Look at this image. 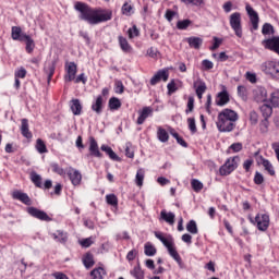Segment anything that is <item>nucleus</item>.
Instances as JSON below:
<instances>
[{
    "mask_svg": "<svg viewBox=\"0 0 279 279\" xmlns=\"http://www.w3.org/2000/svg\"><path fill=\"white\" fill-rule=\"evenodd\" d=\"M74 10L80 12L78 19L86 21L89 25H99V23H106L112 20V11L93 9L84 2H76Z\"/></svg>",
    "mask_w": 279,
    "mask_h": 279,
    "instance_id": "nucleus-1",
    "label": "nucleus"
},
{
    "mask_svg": "<svg viewBox=\"0 0 279 279\" xmlns=\"http://www.w3.org/2000/svg\"><path fill=\"white\" fill-rule=\"evenodd\" d=\"M155 236L160 242H162V245H165V247H167L168 254H170L171 258H173V260H175L178 265H182V257H180V254L175 250V246H173V236L168 235L167 238H165V235H162V233L158 231L155 232Z\"/></svg>",
    "mask_w": 279,
    "mask_h": 279,
    "instance_id": "nucleus-2",
    "label": "nucleus"
},
{
    "mask_svg": "<svg viewBox=\"0 0 279 279\" xmlns=\"http://www.w3.org/2000/svg\"><path fill=\"white\" fill-rule=\"evenodd\" d=\"M229 25L238 38H243V26L241 25L240 12H234L229 16Z\"/></svg>",
    "mask_w": 279,
    "mask_h": 279,
    "instance_id": "nucleus-3",
    "label": "nucleus"
},
{
    "mask_svg": "<svg viewBox=\"0 0 279 279\" xmlns=\"http://www.w3.org/2000/svg\"><path fill=\"white\" fill-rule=\"evenodd\" d=\"M250 221L256 226L260 232H266V230L269 228V215L267 214H257L255 219L250 218Z\"/></svg>",
    "mask_w": 279,
    "mask_h": 279,
    "instance_id": "nucleus-4",
    "label": "nucleus"
},
{
    "mask_svg": "<svg viewBox=\"0 0 279 279\" xmlns=\"http://www.w3.org/2000/svg\"><path fill=\"white\" fill-rule=\"evenodd\" d=\"M260 70L266 75H272L279 77V61H266L260 64Z\"/></svg>",
    "mask_w": 279,
    "mask_h": 279,
    "instance_id": "nucleus-5",
    "label": "nucleus"
},
{
    "mask_svg": "<svg viewBox=\"0 0 279 279\" xmlns=\"http://www.w3.org/2000/svg\"><path fill=\"white\" fill-rule=\"evenodd\" d=\"M254 158H256L257 165H262L269 175H276V170H274V165H271V161L265 159L259 151L254 153Z\"/></svg>",
    "mask_w": 279,
    "mask_h": 279,
    "instance_id": "nucleus-6",
    "label": "nucleus"
},
{
    "mask_svg": "<svg viewBox=\"0 0 279 279\" xmlns=\"http://www.w3.org/2000/svg\"><path fill=\"white\" fill-rule=\"evenodd\" d=\"M236 160H239V157H232L228 159L219 169L220 175H230V173H232V171L239 167Z\"/></svg>",
    "mask_w": 279,
    "mask_h": 279,
    "instance_id": "nucleus-7",
    "label": "nucleus"
},
{
    "mask_svg": "<svg viewBox=\"0 0 279 279\" xmlns=\"http://www.w3.org/2000/svg\"><path fill=\"white\" fill-rule=\"evenodd\" d=\"M216 125L219 132H232L236 124H234V122H232L231 120H227L226 118H221L220 116H218V121Z\"/></svg>",
    "mask_w": 279,
    "mask_h": 279,
    "instance_id": "nucleus-8",
    "label": "nucleus"
},
{
    "mask_svg": "<svg viewBox=\"0 0 279 279\" xmlns=\"http://www.w3.org/2000/svg\"><path fill=\"white\" fill-rule=\"evenodd\" d=\"M26 211L34 217L35 219H39V221H51V217L47 215V213L36 208V207H28Z\"/></svg>",
    "mask_w": 279,
    "mask_h": 279,
    "instance_id": "nucleus-9",
    "label": "nucleus"
},
{
    "mask_svg": "<svg viewBox=\"0 0 279 279\" xmlns=\"http://www.w3.org/2000/svg\"><path fill=\"white\" fill-rule=\"evenodd\" d=\"M65 73V82H73L75 80V76L77 75V64H75V62H66Z\"/></svg>",
    "mask_w": 279,
    "mask_h": 279,
    "instance_id": "nucleus-10",
    "label": "nucleus"
},
{
    "mask_svg": "<svg viewBox=\"0 0 279 279\" xmlns=\"http://www.w3.org/2000/svg\"><path fill=\"white\" fill-rule=\"evenodd\" d=\"M245 10H246L248 19H250V21L252 23L253 29L254 31L258 29V21H259L258 12H256L254 10V8H252V5H250V3H246Z\"/></svg>",
    "mask_w": 279,
    "mask_h": 279,
    "instance_id": "nucleus-11",
    "label": "nucleus"
},
{
    "mask_svg": "<svg viewBox=\"0 0 279 279\" xmlns=\"http://www.w3.org/2000/svg\"><path fill=\"white\" fill-rule=\"evenodd\" d=\"M68 175L73 186H80V184H82V172H80V170L70 168L68 171Z\"/></svg>",
    "mask_w": 279,
    "mask_h": 279,
    "instance_id": "nucleus-12",
    "label": "nucleus"
},
{
    "mask_svg": "<svg viewBox=\"0 0 279 279\" xmlns=\"http://www.w3.org/2000/svg\"><path fill=\"white\" fill-rule=\"evenodd\" d=\"M12 197L19 202H22V204H25V206H32V198H29V195H27L25 192L16 190L12 193Z\"/></svg>",
    "mask_w": 279,
    "mask_h": 279,
    "instance_id": "nucleus-13",
    "label": "nucleus"
},
{
    "mask_svg": "<svg viewBox=\"0 0 279 279\" xmlns=\"http://www.w3.org/2000/svg\"><path fill=\"white\" fill-rule=\"evenodd\" d=\"M218 117L222 118V119H227L228 121H232L233 123H236V121H239V114L236 113V111L232 110V109H223Z\"/></svg>",
    "mask_w": 279,
    "mask_h": 279,
    "instance_id": "nucleus-14",
    "label": "nucleus"
},
{
    "mask_svg": "<svg viewBox=\"0 0 279 279\" xmlns=\"http://www.w3.org/2000/svg\"><path fill=\"white\" fill-rule=\"evenodd\" d=\"M89 153L90 156H94L95 158H104V154L99 151V145L97 144L95 137L89 138Z\"/></svg>",
    "mask_w": 279,
    "mask_h": 279,
    "instance_id": "nucleus-15",
    "label": "nucleus"
},
{
    "mask_svg": "<svg viewBox=\"0 0 279 279\" xmlns=\"http://www.w3.org/2000/svg\"><path fill=\"white\" fill-rule=\"evenodd\" d=\"M254 99L257 104H265L267 101V89L265 87H257L254 90Z\"/></svg>",
    "mask_w": 279,
    "mask_h": 279,
    "instance_id": "nucleus-16",
    "label": "nucleus"
},
{
    "mask_svg": "<svg viewBox=\"0 0 279 279\" xmlns=\"http://www.w3.org/2000/svg\"><path fill=\"white\" fill-rule=\"evenodd\" d=\"M230 102V94L228 90L223 89L222 92L218 93L216 98V106L223 107Z\"/></svg>",
    "mask_w": 279,
    "mask_h": 279,
    "instance_id": "nucleus-17",
    "label": "nucleus"
},
{
    "mask_svg": "<svg viewBox=\"0 0 279 279\" xmlns=\"http://www.w3.org/2000/svg\"><path fill=\"white\" fill-rule=\"evenodd\" d=\"M160 80H163V82H167L169 80V73L165 70H159L151 78H150V85L156 86Z\"/></svg>",
    "mask_w": 279,
    "mask_h": 279,
    "instance_id": "nucleus-18",
    "label": "nucleus"
},
{
    "mask_svg": "<svg viewBox=\"0 0 279 279\" xmlns=\"http://www.w3.org/2000/svg\"><path fill=\"white\" fill-rule=\"evenodd\" d=\"M153 112L154 109H151V107H144L142 111H140V117L137 118V125H143Z\"/></svg>",
    "mask_w": 279,
    "mask_h": 279,
    "instance_id": "nucleus-19",
    "label": "nucleus"
},
{
    "mask_svg": "<svg viewBox=\"0 0 279 279\" xmlns=\"http://www.w3.org/2000/svg\"><path fill=\"white\" fill-rule=\"evenodd\" d=\"M27 34L23 33V29H21V26H13L11 28V38L14 40H20V43L25 41V37Z\"/></svg>",
    "mask_w": 279,
    "mask_h": 279,
    "instance_id": "nucleus-20",
    "label": "nucleus"
},
{
    "mask_svg": "<svg viewBox=\"0 0 279 279\" xmlns=\"http://www.w3.org/2000/svg\"><path fill=\"white\" fill-rule=\"evenodd\" d=\"M104 96H97L96 100L92 104L93 112H96V114H101V112H104Z\"/></svg>",
    "mask_w": 279,
    "mask_h": 279,
    "instance_id": "nucleus-21",
    "label": "nucleus"
},
{
    "mask_svg": "<svg viewBox=\"0 0 279 279\" xmlns=\"http://www.w3.org/2000/svg\"><path fill=\"white\" fill-rule=\"evenodd\" d=\"M186 43L192 49H201L202 45H204V39H202V37L192 36L186 38Z\"/></svg>",
    "mask_w": 279,
    "mask_h": 279,
    "instance_id": "nucleus-22",
    "label": "nucleus"
},
{
    "mask_svg": "<svg viewBox=\"0 0 279 279\" xmlns=\"http://www.w3.org/2000/svg\"><path fill=\"white\" fill-rule=\"evenodd\" d=\"M100 149L101 151H105L111 160H114L116 162H121V157L118 156L117 153H114V150H112L110 146L101 145Z\"/></svg>",
    "mask_w": 279,
    "mask_h": 279,
    "instance_id": "nucleus-23",
    "label": "nucleus"
},
{
    "mask_svg": "<svg viewBox=\"0 0 279 279\" xmlns=\"http://www.w3.org/2000/svg\"><path fill=\"white\" fill-rule=\"evenodd\" d=\"M44 71L47 75L48 84L51 82V78L53 77V74L56 73V61L49 62L44 68Z\"/></svg>",
    "mask_w": 279,
    "mask_h": 279,
    "instance_id": "nucleus-24",
    "label": "nucleus"
},
{
    "mask_svg": "<svg viewBox=\"0 0 279 279\" xmlns=\"http://www.w3.org/2000/svg\"><path fill=\"white\" fill-rule=\"evenodd\" d=\"M70 108L75 117H80V114H82V102H80V99H72Z\"/></svg>",
    "mask_w": 279,
    "mask_h": 279,
    "instance_id": "nucleus-25",
    "label": "nucleus"
},
{
    "mask_svg": "<svg viewBox=\"0 0 279 279\" xmlns=\"http://www.w3.org/2000/svg\"><path fill=\"white\" fill-rule=\"evenodd\" d=\"M160 218L163 219V221H166V223H169L170 226H173V223H175V214L169 211L167 213V210H161L160 213Z\"/></svg>",
    "mask_w": 279,
    "mask_h": 279,
    "instance_id": "nucleus-26",
    "label": "nucleus"
},
{
    "mask_svg": "<svg viewBox=\"0 0 279 279\" xmlns=\"http://www.w3.org/2000/svg\"><path fill=\"white\" fill-rule=\"evenodd\" d=\"M21 134L24 138H32L33 134L29 132V122L27 119H22Z\"/></svg>",
    "mask_w": 279,
    "mask_h": 279,
    "instance_id": "nucleus-27",
    "label": "nucleus"
},
{
    "mask_svg": "<svg viewBox=\"0 0 279 279\" xmlns=\"http://www.w3.org/2000/svg\"><path fill=\"white\" fill-rule=\"evenodd\" d=\"M131 276L135 279H145V272L143 271V268H141V264H137L131 271Z\"/></svg>",
    "mask_w": 279,
    "mask_h": 279,
    "instance_id": "nucleus-28",
    "label": "nucleus"
},
{
    "mask_svg": "<svg viewBox=\"0 0 279 279\" xmlns=\"http://www.w3.org/2000/svg\"><path fill=\"white\" fill-rule=\"evenodd\" d=\"M119 45L124 53H130V51H132V46H130V43H128L125 37L119 36Z\"/></svg>",
    "mask_w": 279,
    "mask_h": 279,
    "instance_id": "nucleus-29",
    "label": "nucleus"
},
{
    "mask_svg": "<svg viewBox=\"0 0 279 279\" xmlns=\"http://www.w3.org/2000/svg\"><path fill=\"white\" fill-rule=\"evenodd\" d=\"M260 112H262V116L264 117V119L269 120V117H271V114H274V109L271 108V106L264 104L260 106Z\"/></svg>",
    "mask_w": 279,
    "mask_h": 279,
    "instance_id": "nucleus-30",
    "label": "nucleus"
},
{
    "mask_svg": "<svg viewBox=\"0 0 279 279\" xmlns=\"http://www.w3.org/2000/svg\"><path fill=\"white\" fill-rule=\"evenodd\" d=\"M52 239L57 241V243H65L69 240V236L62 231H57L52 233Z\"/></svg>",
    "mask_w": 279,
    "mask_h": 279,
    "instance_id": "nucleus-31",
    "label": "nucleus"
},
{
    "mask_svg": "<svg viewBox=\"0 0 279 279\" xmlns=\"http://www.w3.org/2000/svg\"><path fill=\"white\" fill-rule=\"evenodd\" d=\"M24 41H26V51L27 53H32L36 47L34 39L29 35L24 36Z\"/></svg>",
    "mask_w": 279,
    "mask_h": 279,
    "instance_id": "nucleus-32",
    "label": "nucleus"
},
{
    "mask_svg": "<svg viewBox=\"0 0 279 279\" xmlns=\"http://www.w3.org/2000/svg\"><path fill=\"white\" fill-rule=\"evenodd\" d=\"M156 246L153 245L151 243L147 242L144 245V254L145 256H156Z\"/></svg>",
    "mask_w": 279,
    "mask_h": 279,
    "instance_id": "nucleus-33",
    "label": "nucleus"
},
{
    "mask_svg": "<svg viewBox=\"0 0 279 279\" xmlns=\"http://www.w3.org/2000/svg\"><path fill=\"white\" fill-rule=\"evenodd\" d=\"M157 137L160 143H167L169 141V133L165 129L158 128Z\"/></svg>",
    "mask_w": 279,
    "mask_h": 279,
    "instance_id": "nucleus-34",
    "label": "nucleus"
},
{
    "mask_svg": "<svg viewBox=\"0 0 279 279\" xmlns=\"http://www.w3.org/2000/svg\"><path fill=\"white\" fill-rule=\"evenodd\" d=\"M105 274H106V270H104V268L99 267V268L92 270L90 276L93 279H104Z\"/></svg>",
    "mask_w": 279,
    "mask_h": 279,
    "instance_id": "nucleus-35",
    "label": "nucleus"
},
{
    "mask_svg": "<svg viewBox=\"0 0 279 279\" xmlns=\"http://www.w3.org/2000/svg\"><path fill=\"white\" fill-rule=\"evenodd\" d=\"M35 147H36L38 154H47V145L45 144V142L41 138H38L36 141Z\"/></svg>",
    "mask_w": 279,
    "mask_h": 279,
    "instance_id": "nucleus-36",
    "label": "nucleus"
},
{
    "mask_svg": "<svg viewBox=\"0 0 279 279\" xmlns=\"http://www.w3.org/2000/svg\"><path fill=\"white\" fill-rule=\"evenodd\" d=\"M109 108L111 110H119L121 108V100L117 97H112L109 99Z\"/></svg>",
    "mask_w": 279,
    "mask_h": 279,
    "instance_id": "nucleus-37",
    "label": "nucleus"
},
{
    "mask_svg": "<svg viewBox=\"0 0 279 279\" xmlns=\"http://www.w3.org/2000/svg\"><path fill=\"white\" fill-rule=\"evenodd\" d=\"M186 230L190 232V234H197V222H195V220H190L186 225Z\"/></svg>",
    "mask_w": 279,
    "mask_h": 279,
    "instance_id": "nucleus-38",
    "label": "nucleus"
},
{
    "mask_svg": "<svg viewBox=\"0 0 279 279\" xmlns=\"http://www.w3.org/2000/svg\"><path fill=\"white\" fill-rule=\"evenodd\" d=\"M32 182L37 186V189H43V178L38 173H32Z\"/></svg>",
    "mask_w": 279,
    "mask_h": 279,
    "instance_id": "nucleus-39",
    "label": "nucleus"
},
{
    "mask_svg": "<svg viewBox=\"0 0 279 279\" xmlns=\"http://www.w3.org/2000/svg\"><path fill=\"white\" fill-rule=\"evenodd\" d=\"M270 104L274 108H279V90H275L270 95Z\"/></svg>",
    "mask_w": 279,
    "mask_h": 279,
    "instance_id": "nucleus-40",
    "label": "nucleus"
},
{
    "mask_svg": "<svg viewBox=\"0 0 279 279\" xmlns=\"http://www.w3.org/2000/svg\"><path fill=\"white\" fill-rule=\"evenodd\" d=\"M259 132L260 134H267L269 132V120L264 119L259 122Z\"/></svg>",
    "mask_w": 279,
    "mask_h": 279,
    "instance_id": "nucleus-41",
    "label": "nucleus"
},
{
    "mask_svg": "<svg viewBox=\"0 0 279 279\" xmlns=\"http://www.w3.org/2000/svg\"><path fill=\"white\" fill-rule=\"evenodd\" d=\"M106 202L109 206H119V198H117V195L114 194H108L106 196Z\"/></svg>",
    "mask_w": 279,
    "mask_h": 279,
    "instance_id": "nucleus-42",
    "label": "nucleus"
},
{
    "mask_svg": "<svg viewBox=\"0 0 279 279\" xmlns=\"http://www.w3.org/2000/svg\"><path fill=\"white\" fill-rule=\"evenodd\" d=\"M83 263L85 265V267L88 269L90 267H93V265H95V259L93 258V254L87 253L85 255V258L83 259Z\"/></svg>",
    "mask_w": 279,
    "mask_h": 279,
    "instance_id": "nucleus-43",
    "label": "nucleus"
},
{
    "mask_svg": "<svg viewBox=\"0 0 279 279\" xmlns=\"http://www.w3.org/2000/svg\"><path fill=\"white\" fill-rule=\"evenodd\" d=\"M133 10L134 8L128 2L122 5V14H124V16H132L134 13Z\"/></svg>",
    "mask_w": 279,
    "mask_h": 279,
    "instance_id": "nucleus-44",
    "label": "nucleus"
},
{
    "mask_svg": "<svg viewBox=\"0 0 279 279\" xmlns=\"http://www.w3.org/2000/svg\"><path fill=\"white\" fill-rule=\"evenodd\" d=\"M194 86L196 88V93H206V83L202 80H198L194 83Z\"/></svg>",
    "mask_w": 279,
    "mask_h": 279,
    "instance_id": "nucleus-45",
    "label": "nucleus"
},
{
    "mask_svg": "<svg viewBox=\"0 0 279 279\" xmlns=\"http://www.w3.org/2000/svg\"><path fill=\"white\" fill-rule=\"evenodd\" d=\"M191 184H192V189H193V191H195V193H199V191H202V189H204V183H202L197 179H193Z\"/></svg>",
    "mask_w": 279,
    "mask_h": 279,
    "instance_id": "nucleus-46",
    "label": "nucleus"
},
{
    "mask_svg": "<svg viewBox=\"0 0 279 279\" xmlns=\"http://www.w3.org/2000/svg\"><path fill=\"white\" fill-rule=\"evenodd\" d=\"M143 180H145V171L143 169L137 170L135 182L138 186L143 185Z\"/></svg>",
    "mask_w": 279,
    "mask_h": 279,
    "instance_id": "nucleus-47",
    "label": "nucleus"
},
{
    "mask_svg": "<svg viewBox=\"0 0 279 279\" xmlns=\"http://www.w3.org/2000/svg\"><path fill=\"white\" fill-rule=\"evenodd\" d=\"M189 130L192 134L197 133V124H195V118L187 119Z\"/></svg>",
    "mask_w": 279,
    "mask_h": 279,
    "instance_id": "nucleus-48",
    "label": "nucleus"
},
{
    "mask_svg": "<svg viewBox=\"0 0 279 279\" xmlns=\"http://www.w3.org/2000/svg\"><path fill=\"white\" fill-rule=\"evenodd\" d=\"M182 3H185V5H195L196 8H199L204 5V0H181Z\"/></svg>",
    "mask_w": 279,
    "mask_h": 279,
    "instance_id": "nucleus-49",
    "label": "nucleus"
},
{
    "mask_svg": "<svg viewBox=\"0 0 279 279\" xmlns=\"http://www.w3.org/2000/svg\"><path fill=\"white\" fill-rule=\"evenodd\" d=\"M238 95L239 97H241V99H243V101L247 99V89L245 88V86L243 85L238 86Z\"/></svg>",
    "mask_w": 279,
    "mask_h": 279,
    "instance_id": "nucleus-50",
    "label": "nucleus"
},
{
    "mask_svg": "<svg viewBox=\"0 0 279 279\" xmlns=\"http://www.w3.org/2000/svg\"><path fill=\"white\" fill-rule=\"evenodd\" d=\"M262 33L264 34V36L274 34V26L269 23L264 24L262 28Z\"/></svg>",
    "mask_w": 279,
    "mask_h": 279,
    "instance_id": "nucleus-51",
    "label": "nucleus"
},
{
    "mask_svg": "<svg viewBox=\"0 0 279 279\" xmlns=\"http://www.w3.org/2000/svg\"><path fill=\"white\" fill-rule=\"evenodd\" d=\"M124 90H125V86H123V82L117 81L116 87H114V93H117L118 95H123Z\"/></svg>",
    "mask_w": 279,
    "mask_h": 279,
    "instance_id": "nucleus-52",
    "label": "nucleus"
},
{
    "mask_svg": "<svg viewBox=\"0 0 279 279\" xmlns=\"http://www.w3.org/2000/svg\"><path fill=\"white\" fill-rule=\"evenodd\" d=\"M191 25V20H183L177 23L178 29H186Z\"/></svg>",
    "mask_w": 279,
    "mask_h": 279,
    "instance_id": "nucleus-53",
    "label": "nucleus"
},
{
    "mask_svg": "<svg viewBox=\"0 0 279 279\" xmlns=\"http://www.w3.org/2000/svg\"><path fill=\"white\" fill-rule=\"evenodd\" d=\"M194 108H195V98L189 97L187 109L185 110L186 114H189L190 112H193Z\"/></svg>",
    "mask_w": 279,
    "mask_h": 279,
    "instance_id": "nucleus-54",
    "label": "nucleus"
},
{
    "mask_svg": "<svg viewBox=\"0 0 279 279\" xmlns=\"http://www.w3.org/2000/svg\"><path fill=\"white\" fill-rule=\"evenodd\" d=\"M95 241L93 240V238H87L80 241V245H82V247H90V245H93Z\"/></svg>",
    "mask_w": 279,
    "mask_h": 279,
    "instance_id": "nucleus-55",
    "label": "nucleus"
},
{
    "mask_svg": "<svg viewBox=\"0 0 279 279\" xmlns=\"http://www.w3.org/2000/svg\"><path fill=\"white\" fill-rule=\"evenodd\" d=\"M254 182H255V184H257V185L263 184V182H265V177H263V173L256 171V172H255V177H254Z\"/></svg>",
    "mask_w": 279,
    "mask_h": 279,
    "instance_id": "nucleus-56",
    "label": "nucleus"
},
{
    "mask_svg": "<svg viewBox=\"0 0 279 279\" xmlns=\"http://www.w3.org/2000/svg\"><path fill=\"white\" fill-rule=\"evenodd\" d=\"M128 34H129V38H136V36H138L140 34L136 25H134L132 28H129Z\"/></svg>",
    "mask_w": 279,
    "mask_h": 279,
    "instance_id": "nucleus-57",
    "label": "nucleus"
},
{
    "mask_svg": "<svg viewBox=\"0 0 279 279\" xmlns=\"http://www.w3.org/2000/svg\"><path fill=\"white\" fill-rule=\"evenodd\" d=\"M52 171L58 173V175H64V169H62L58 163H52Z\"/></svg>",
    "mask_w": 279,
    "mask_h": 279,
    "instance_id": "nucleus-58",
    "label": "nucleus"
},
{
    "mask_svg": "<svg viewBox=\"0 0 279 279\" xmlns=\"http://www.w3.org/2000/svg\"><path fill=\"white\" fill-rule=\"evenodd\" d=\"M203 68L205 69V71H210V69H213V66H215V63H213V61L205 59L202 62Z\"/></svg>",
    "mask_w": 279,
    "mask_h": 279,
    "instance_id": "nucleus-59",
    "label": "nucleus"
},
{
    "mask_svg": "<svg viewBox=\"0 0 279 279\" xmlns=\"http://www.w3.org/2000/svg\"><path fill=\"white\" fill-rule=\"evenodd\" d=\"M132 144L131 143H126V146H125V156L128 158H134V150H132Z\"/></svg>",
    "mask_w": 279,
    "mask_h": 279,
    "instance_id": "nucleus-60",
    "label": "nucleus"
},
{
    "mask_svg": "<svg viewBox=\"0 0 279 279\" xmlns=\"http://www.w3.org/2000/svg\"><path fill=\"white\" fill-rule=\"evenodd\" d=\"M250 121L252 125H256V123H258V113H256V111H251Z\"/></svg>",
    "mask_w": 279,
    "mask_h": 279,
    "instance_id": "nucleus-61",
    "label": "nucleus"
},
{
    "mask_svg": "<svg viewBox=\"0 0 279 279\" xmlns=\"http://www.w3.org/2000/svg\"><path fill=\"white\" fill-rule=\"evenodd\" d=\"M25 75H27V70H25V68H21L20 70L15 71V77L17 78L20 77L23 80Z\"/></svg>",
    "mask_w": 279,
    "mask_h": 279,
    "instance_id": "nucleus-62",
    "label": "nucleus"
},
{
    "mask_svg": "<svg viewBox=\"0 0 279 279\" xmlns=\"http://www.w3.org/2000/svg\"><path fill=\"white\" fill-rule=\"evenodd\" d=\"M229 149H232V151L234 153H239L241 151V149H243V144L242 143H233Z\"/></svg>",
    "mask_w": 279,
    "mask_h": 279,
    "instance_id": "nucleus-63",
    "label": "nucleus"
},
{
    "mask_svg": "<svg viewBox=\"0 0 279 279\" xmlns=\"http://www.w3.org/2000/svg\"><path fill=\"white\" fill-rule=\"evenodd\" d=\"M52 276L56 279H69V277L65 274H63V272H54V274H52Z\"/></svg>",
    "mask_w": 279,
    "mask_h": 279,
    "instance_id": "nucleus-64",
    "label": "nucleus"
}]
</instances>
